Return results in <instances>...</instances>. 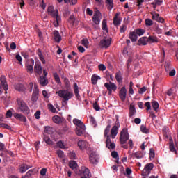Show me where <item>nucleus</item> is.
Returning a JSON list of instances; mask_svg holds the SVG:
<instances>
[{
	"label": "nucleus",
	"mask_w": 178,
	"mask_h": 178,
	"mask_svg": "<svg viewBox=\"0 0 178 178\" xmlns=\"http://www.w3.org/2000/svg\"><path fill=\"white\" fill-rule=\"evenodd\" d=\"M129 138H130V136H129V132H127V129H123L121 131L120 136V144L122 145L126 144Z\"/></svg>",
	"instance_id": "obj_4"
},
{
	"label": "nucleus",
	"mask_w": 178,
	"mask_h": 178,
	"mask_svg": "<svg viewBox=\"0 0 178 178\" xmlns=\"http://www.w3.org/2000/svg\"><path fill=\"white\" fill-rule=\"evenodd\" d=\"M169 148L171 152H174L176 155H177V150H176V148H175V145H173V143H170Z\"/></svg>",
	"instance_id": "obj_47"
},
{
	"label": "nucleus",
	"mask_w": 178,
	"mask_h": 178,
	"mask_svg": "<svg viewBox=\"0 0 178 178\" xmlns=\"http://www.w3.org/2000/svg\"><path fill=\"white\" fill-rule=\"evenodd\" d=\"M14 118L17 119V120H19V122H23V123H26L27 122V118L26 116L23 115V114L15 113L13 114Z\"/></svg>",
	"instance_id": "obj_14"
},
{
	"label": "nucleus",
	"mask_w": 178,
	"mask_h": 178,
	"mask_svg": "<svg viewBox=\"0 0 178 178\" xmlns=\"http://www.w3.org/2000/svg\"><path fill=\"white\" fill-rule=\"evenodd\" d=\"M145 23L146 26H152L154 24V22L149 19H146Z\"/></svg>",
	"instance_id": "obj_56"
},
{
	"label": "nucleus",
	"mask_w": 178,
	"mask_h": 178,
	"mask_svg": "<svg viewBox=\"0 0 178 178\" xmlns=\"http://www.w3.org/2000/svg\"><path fill=\"white\" fill-rule=\"evenodd\" d=\"M70 89H63L56 92V94H58V97L63 98V101L67 102V101H69V99H72V98L74 97V94H73V92L70 91Z\"/></svg>",
	"instance_id": "obj_1"
},
{
	"label": "nucleus",
	"mask_w": 178,
	"mask_h": 178,
	"mask_svg": "<svg viewBox=\"0 0 178 178\" xmlns=\"http://www.w3.org/2000/svg\"><path fill=\"white\" fill-rule=\"evenodd\" d=\"M69 166L73 170L76 169V168H77V163H76V161H71L69 163Z\"/></svg>",
	"instance_id": "obj_44"
},
{
	"label": "nucleus",
	"mask_w": 178,
	"mask_h": 178,
	"mask_svg": "<svg viewBox=\"0 0 178 178\" xmlns=\"http://www.w3.org/2000/svg\"><path fill=\"white\" fill-rule=\"evenodd\" d=\"M64 86L65 90H71L72 86L70 85V81L67 78L64 79Z\"/></svg>",
	"instance_id": "obj_36"
},
{
	"label": "nucleus",
	"mask_w": 178,
	"mask_h": 178,
	"mask_svg": "<svg viewBox=\"0 0 178 178\" xmlns=\"http://www.w3.org/2000/svg\"><path fill=\"white\" fill-rule=\"evenodd\" d=\"M93 108L95 109V111H101V107H99V105H98V102H95V103L93 104Z\"/></svg>",
	"instance_id": "obj_54"
},
{
	"label": "nucleus",
	"mask_w": 178,
	"mask_h": 178,
	"mask_svg": "<svg viewBox=\"0 0 178 178\" xmlns=\"http://www.w3.org/2000/svg\"><path fill=\"white\" fill-rule=\"evenodd\" d=\"M160 17H161L159 16V14L155 13V14H152V20H156V22H158V20Z\"/></svg>",
	"instance_id": "obj_58"
},
{
	"label": "nucleus",
	"mask_w": 178,
	"mask_h": 178,
	"mask_svg": "<svg viewBox=\"0 0 178 178\" xmlns=\"http://www.w3.org/2000/svg\"><path fill=\"white\" fill-rule=\"evenodd\" d=\"M38 81L39 83V84H40V86H42V87H45L46 86H48V79L45 78V76H40L38 79Z\"/></svg>",
	"instance_id": "obj_15"
},
{
	"label": "nucleus",
	"mask_w": 178,
	"mask_h": 178,
	"mask_svg": "<svg viewBox=\"0 0 178 178\" xmlns=\"http://www.w3.org/2000/svg\"><path fill=\"white\" fill-rule=\"evenodd\" d=\"M154 169V164L152 163H147L146 164L143 173H145L146 175H149L151 173V171Z\"/></svg>",
	"instance_id": "obj_17"
},
{
	"label": "nucleus",
	"mask_w": 178,
	"mask_h": 178,
	"mask_svg": "<svg viewBox=\"0 0 178 178\" xmlns=\"http://www.w3.org/2000/svg\"><path fill=\"white\" fill-rule=\"evenodd\" d=\"M82 172H83V175L85 176L86 177H91V172H90V170L86 167L82 168Z\"/></svg>",
	"instance_id": "obj_27"
},
{
	"label": "nucleus",
	"mask_w": 178,
	"mask_h": 178,
	"mask_svg": "<svg viewBox=\"0 0 178 178\" xmlns=\"http://www.w3.org/2000/svg\"><path fill=\"white\" fill-rule=\"evenodd\" d=\"M37 55L38 56H39V59L42 62V63L43 65H45V58H44V55H42V51H41V49H38Z\"/></svg>",
	"instance_id": "obj_25"
},
{
	"label": "nucleus",
	"mask_w": 178,
	"mask_h": 178,
	"mask_svg": "<svg viewBox=\"0 0 178 178\" xmlns=\"http://www.w3.org/2000/svg\"><path fill=\"white\" fill-rule=\"evenodd\" d=\"M39 95H40V89H38V86L34 85V89L32 93L31 101H33V102H37V101L38 100Z\"/></svg>",
	"instance_id": "obj_10"
},
{
	"label": "nucleus",
	"mask_w": 178,
	"mask_h": 178,
	"mask_svg": "<svg viewBox=\"0 0 178 178\" xmlns=\"http://www.w3.org/2000/svg\"><path fill=\"white\" fill-rule=\"evenodd\" d=\"M90 122L93 127H95L97 126V120H95V118L92 116H90Z\"/></svg>",
	"instance_id": "obj_49"
},
{
	"label": "nucleus",
	"mask_w": 178,
	"mask_h": 178,
	"mask_svg": "<svg viewBox=\"0 0 178 178\" xmlns=\"http://www.w3.org/2000/svg\"><path fill=\"white\" fill-rule=\"evenodd\" d=\"M98 80H101V77H99V76L96 75V74H93L92 76V78H91L92 84L95 86V84H97V83H98Z\"/></svg>",
	"instance_id": "obj_30"
},
{
	"label": "nucleus",
	"mask_w": 178,
	"mask_h": 178,
	"mask_svg": "<svg viewBox=\"0 0 178 178\" xmlns=\"http://www.w3.org/2000/svg\"><path fill=\"white\" fill-rule=\"evenodd\" d=\"M152 106L154 111H155V112H158V109L159 108V104L158 103V102L152 101Z\"/></svg>",
	"instance_id": "obj_37"
},
{
	"label": "nucleus",
	"mask_w": 178,
	"mask_h": 178,
	"mask_svg": "<svg viewBox=\"0 0 178 178\" xmlns=\"http://www.w3.org/2000/svg\"><path fill=\"white\" fill-rule=\"evenodd\" d=\"M48 170L47 168H42L41 170H40V175L41 176H45V175H47V171Z\"/></svg>",
	"instance_id": "obj_64"
},
{
	"label": "nucleus",
	"mask_w": 178,
	"mask_h": 178,
	"mask_svg": "<svg viewBox=\"0 0 178 178\" xmlns=\"http://www.w3.org/2000/svg\"><path fill=\"white\" fill-rule=\"evenodd\" d=\"M65 3H70V5H76L77 0H64Z\"/></svg>",
	"instance_id": "obj_53"
},
{
	"label": "nucleus",
	"mask_w": 178,
	"mask_h": 178,
	"mask_svg": "<svg viewBox=\"0 0 178 178\" xmlns=\"http://www.w3.org/2000/svg\"><path fill=\"white\" fill-rule=\"evenodd\" d=\"M165 69L167 72L172 70V63H170V61H166L165 63Z\"/></svg>",
	"instance_id": "obj_41"
},
{
	"label": "nucleus",
	"mask_w": 178,
	"mask_h": 178,
	"mask_svg": "<svg viewBox=\"0 0 178 178\" xmlns=\"http://www.w3.org/2000/svg\"><path fill=\"white\" fill-rule=\"evenodd\" d=\"M48 109L52 112V113H58V111H56V108H54V105L52 104H48Z\"/></svg>",
	"instance_id": "obj_45"
},
{
	"label": "nucleus",
	"mask_w": 178,
	"mask_h": 178,
	"mask_svg": "<svg viewBox=\"0 0 178 178\" xmlns=\"http://www.w3.org/2000/svg\"><path fill=\"white\" fill-rule=\"evenodd\" d=\"M54 77L56 80V83H58V84H59V83H60V78H59V75H58V74L55 73V74H54Z\"/></svg>",
	"instance_id": "obj_61"
},
{
	"label": "nucleus",
	"mask_w": 178,
	"mask_h": 178,
	"mask_svg": "<svg viewBox=\"0 0 178 178\" xmlns=\"http://www.w3.org/2000/svg\"><path fill=\"white\" fill-rule=\"evenodd\" d=\"M135 33H136V35H143L144 33H145V30L142 29H137L135 30Z\"/></svg>",
	"instance_id": "obj_43"
},
{
	"label": "nucleus",
	"mask_w": 178,
	"mask_h": 178,
	"mask_svg": "<svg viewBox=\"0 0 178 178\" xmlns=\"http://www.w3.org/2000/svg\"><path fill=\"white\" fill-rule=\"evenodd\" d=\"M147 44H148V38L144 36L138 40L137 45L141 47V45H147Z\"/></svg>",
	"instance_id": "obj_20"
},
{
	"label": "nucleus",
	"mask_w": 178,
	"mask_h": 178,
	"mask_svg": "<svg viewBox=\"0 0 178 178\" xmlns=\"http://www.w3.org/2000/svg\"><path fill=\"white\" fill-rule=\"evenodd\" d=\"M99 160V156L95 152H92L89 155V161L93 165H97L98 163V161Z\"/></svg>",
	"instance_id": "obj_9"
},
{
	"label": "nucleus",
	"mask_w": 178,
	"mask_h": 178,
	"mask_svg": "<svg viewBox=\"0 0 178 178\" xmlns=\"http://www.w3.org/2000/svg\"><path fill=\"white\" fill-rule=\"evenodd\" d=\"M111 156L115 159H119V154H118V152L116 151H113L111 152Z\"/></svg>",
	"instance_id": "obj_59"
},
{
	"label": "nucleus",
	"mask_w": 178,
	"mask_h": 178,
	"mask_svg": "<svg viewBox=\"0 0 178 178\" xmlns=\"http://www.w3.org/2000/svg\"><path fill=\"white\" fill-rule=\"evenodd\" d=\"M28 169H30V166H29L27 164H22L20 167V172L21 173H24Z\"/></svg>",
	"instance_id": "obj_39"
},
{
	"label": "nucleus",
	"mask_w": 178,
	"mask_h": 178,
	"mask_svg": "<svg viewBox=\"0 0 178 178\" xmlns=\"http://www.w3.org/2000/svg\"><path fill=\"white\" fill-rule=\"evenodd\" d=\"M78 147L80 149H85L87 147H88V143L86 140H79L78 142Z\"/></svg>",
	"instance_id": "obj_22"
},
{
	"label": "nucleus",
	"mask_w": 178,
	"mask_h": 178,
	"mask_svg": "<svg viewBox=\"0 0 178 178\" xmlns=\"http://www.w3.org/2000/svg\"><path fill=\"white\" fill-rule=\"evenodd\" d=\"M0 127H2L3 129H7V130H10V129H12V127L5 123H0Z\"/></svg>",
	"instance_id": "obj_52"
},
{
	"label": "nucleus",
	"mask_w": 178,
	"mask_h": 178,
	"mask_svg": "<svg viewBox=\"0 0 178 178\" xmlns=\"http://www.w3.org/2000/svg\"><path fill=\"white\" fill-rule=\"evenodd\" d=\"M132 155L137 159H140L143 158V154H142L141 152H136L134 154H133Z\"/></svg>",
	"instance_id": "obj_48"
},
{
	"label": "nucleus",
	"mask_w": 178,
	"mask_h": 178,
	"mask_svg": "<svg viewBox=\"0 0 178 178\" xmlns=\"http://www.w3.org/2000/svg\"><path fill=\"white\" fill-rule=\"evenodd\" d=\"M2 88H3L4 91H8V83H6L5 76H1L0 78V95L3 92Z\"/></svg>",
	"instance_id": "obj_7"
},
{
	"label": "nucleus",
	"mask_w": 178,
	"mask_h": 178,
	"mask_svg": "<svg viewBox=\"0 0 178 178\" xmlns=\"http://www.w3.org/2000/svg\"><path fill=\"white\" fill-rule=\"evenodd\" d=\"M104 87L107 89V91L108 92V95H112V91H116V90H118V86H116V84L112 82L105 83Z\"/></svg>",
	"instance_id": "obj_6"
},
{
	"label": "nucleus",
	"mask_w": 178,
	"mask_h": 178,
	"mask_svg": "<svg viewBox=\"0 0 178 178\" xmlns=\"http://www.w3.org/2000/svg\"><path fill=\"white\" fill-rule=\"evenodd\" d=\"M102 30H104V31H106V33H108V25L106 24V20H105V19H104L102 21Z\"/></svg>",
	"instance_id": "obj_46"
},
{
	"label": "nucleus",
	"mask_w": 178,
	"mask_h": 178,
	"mask_svg": "<svg viewBox=\"0 0 178 178\" xmlns=\"http://www.w3.org/2000/svg\"><path fill=\"white\" fill-rule=\"evenodd\" d=\"M57 12H59V11L58 10H55L54 8V6H49L47 8L48 15H49V16H51V17H53V16H55Z\"/></svg>",
	"instance_id": "obj_18"
},
{
	"label": "nucleus",
	"mask_w": 178,
	"mask_h": 178,
	"mask_svg": "<svg viewBox=\"0 0 178 178\" xmlns=\"http://www.w3.org/2000/svg\"><path fill=\"white\" fill-rule=\"evenodd\" d=\"M134 115H136V107L134 106V105L130 104L129 116V118H133Z\"/></svg>",
	"instance_id": "obj_26"
},
{
	"label": "nucleus",
	"mask_w": 178,
	"mask_h": 178,
	"mask_svg": "<svg viewBox=\"0 0 178 178\" xmlns=\"http://www.w3.org/2000/svg\"><path fill=\"white\" fill-rule=\"evenodd\" d=\"M115 79L119 84L123 83V77L122 76V73L120 72L115 73Z\"/></svg>",
	"instance_id": "obj_29"
},
{
	"label": "nucleus",
	"mask_w": 178,
	"mask_h": 178,
	"mask_svg": "<svg viewBox=\"0 0 178 178\" xmlns=\"http://www.w3.org/2000/svg\"><path fill=\"white\" fill-rule=\"evenodd\" d=\"M57 146L58 147H60L61 149H65V144H63V142H62V140H60L58 142H57Z\"/></svg>",
	"instance_id": "obj_55"
},
{
	"label": "nucleus",
	"mask_w": 178,
	"mask_h": 178,
	"mask_svg": "<svg viewBox=\"0 0 178 178\" xmlns=\"http://www.w3.org/2000/svg\"><path fill=\"white\" fill-rule=\"evenodd\" d=\"M129 38L131 40V41H132V42H136V41H137V34L136 33L135 31L133 32H130L129 33Z\"/></svg>",
	"instance_id": "obj_28"
},
{
	"label": "nucleus",
	"mask_w": 178,
	"mask_h": 178,
	"mask_svg": "<svg viewBox=\"0 0 178 178\" xmlns=\"http://www.w3.org/2000/svg\"><path fill=\"white\" fill-rule=\"evenodd\" d=\"M86 130V125H83L82 127H76V133L77 136H83V134L84 133V131Z\"/></svg>",
	"instance_id": "obj_24"
},
{
	"label": "nucleus",
	"mask_w": 178,
	"mask_h": 178,
	"mask_svg": "<svg viewBox=\"0 0 178 178\" xmlns=\"http://www.w3.org/2000/svg\"><path fill=\"white\" fill-rule=\"evenodd\" d=\"M101 19H102V14H101V12L98 10V9H96L95 10L92 20L95 24L98 25L99 23H101Z\"/></svg>",
	"instance_id": "obj_5"
},
{
	"label": "nucleus",
	"mask_w": 178,
	"mask_h": 178,
	"mask_svg": "<svg viewBox=\"0 0 178 178\" xmlns=\"http://www.w3.org/2000/svg\"><path fill=\"white\" fill-rule=\"evenodd\" d=\"M0 151H3L4 152H8L6 147H5V144L0 143Z\"/></svg>",
	"instance_id": "obj_60"
},
{
	"label": "nucleus",
	"mask_w": 178,
	"mask_h": 178,
	"mask_svg": "<svg viewBox=\"0 0 178 178\" xmlns=\"http://www.w3.org/2000/svg\"><path fill=\"white\" fill-rule=\"evenodd\" d=\"M145 91H147V87L143 86L138 91V94H144Z\"/></svg>",
	"instance_id": "obj_63"
},
{
	"label": "nucleus",
	"mask_w": 178,
	"mask_h": 178,
	"mask_svg": "<svg viewBox=\"0 0 178 178\" xmlns=\"http://www.w3.org/2000/svg\"><path fill=\"white\" fill-rule=\"evenodd\" d=\"M81 44L82 45H83V47H86V48H87V47L88 46V44H90V42H88V39L87 38L82 39Z\"/></svg>",
	"instance_id": "obj_50"
},
{
	"label": "nucleus",
	"mask_w": 178,
	"mask_h": 178,
	"mask_svg": "<svg viewBox=\"0 0 178 178\" xmlns=\"http://www.w3.org/2000/svg\"><path fill=\"white\" fill-rule=\"evenodd\" d=\"M73 123H74V124H76V127H81L83 126H85L84 123H83V122H81V120L76 119V118H74L73 120Z\"/></svg>",
	"instance_id": "obj_32"
},
{
	"label": "nucleus",
	"mask_w": 178,
	"mask_h": 178,
	"mask_svg": "<svg viewBox=\"0 0 178 178\" xmlns=\"http://www.w3.org/2000/svg\"><path fill=\"white\" fill-rule=\"evenodd\" d=\"M31 63L30 65H28L26 66V70L28 73H33V66H34V60H31Z\"/></svg>",
	"instance_id": "obj_35"
},
{
	"label": "nucleus",
	"mask_w": 178,
	"mask_h": 178,
	"mask_svg": "<svg viewBox=\"0 0 178 178\" xmlns=\"http://www.w3.org/2000/svg\"><path fill=\"white\" fill-rule=\"evenodd\" d=\"M111 44H112V38H109L108 39H103L100 40L99 47L101 48H109L111 47Z\"/></svg>",
	"instance_id": "obj_8"
},
{
	"label": "nucleus",
	"mask_w": 178,
	"mask_h": 178,
	"mask_svg": "<svg viewBox=\"0 0 178 178\" xmlns=\"http://www.w3.org/2000/svg\"><path fill=\"white\" fill-rule=\"evenodd\" d=\"M43 140L46 143V144H47L48 145H52V144H54V142H52L51 140V138H49V136H47L44 135V138H43Z\"/></svg>",
	"instance_id": "obj_40"
},
{
	"label": "nucleus",
	"mask_w": 178,
	"mask_h": 178,
	"mask_svg": "<svg viewBox=\"0 0 178 178\" xmlns=\"http://www.w3.org/2000/svg\"><path fill=\"white\" fill-rule=\"evenodd\" d=\"M52 17H54V19H56V27H57V26H59V22L61 20L60 16H59V12H57L56 14H55L54 16H53Z\"/></svg>",
	"instance_id": "obj_38"
},
{
	"label": "nucleus",
	"mask_w": 178,
	"mask_h": 178,
	"mask_svg": "<svg viewBox=\"0 0 178 178\" xmlns=\"http://www.w3.org/2000/svg\"><path fill=\"white\" fill-rule=\"evenodd\" d=\"M147 42H149V44H156L158 43V38L156 36L150 35L147 38Z\"/></svg>",
	"instance_id": "obj_23"
},
{
	"label": "nucleus",
	"mask_w": 178,
	"mask_h": 178,
	"mask_svg": "<svg viewBox=\"0 0 178 178\" xmlns=\"http://www.w3.org/2000/svg\"><path fill=\"white\" fill-rule=\"evenodd\" d=\"M68 23L70 24L72 27L74 26V23H76V17L74 15L70 16L68 19Z\"/></svg>",
	"instance_id": "obj_31"
},
{
	"label": "nucleus",
	"mask_w": 178,
	"mask_h": 178,
	"mask_svg": "<svg viewBox=\"0 0 178 178\" xmlns=\"http://www.w3.org/2000/svg\"><path fill=\"white\" fill-rule=\"evenodd\" d=\"M34 72L36 76H41V74H42V66H41V63H35Z\"/></svg>",
	"instance_id": "obj_13"
},
{
	"label": "nucleus",
	"mask_w": 178,
	"mask_h": 178,
	"mask_svg": "<svg viewBox=\"0 0 178 178\" xmlns=\"http://www.w3.org/2000/svg\"><path fill=\"white\" fill-rule=\"evenodd\" d=\"M119 97L122 102H124L126 101V97H127V89H126V86H123L119 91Z\"/></svg>",
	"instance_id": "obj_11"
},
{
	"label": "nucleus",
	"mask_w": 178,
	"mask_h": 178,
	"mask_svg": "<svg viewBox=\"0 0 178 178\" xmlns=\"http://www.w3.org/2000/svg\"><path fill=\"white\" fill-rule=\"evenodd\" d=\"M54 37V41L56 42H58V44H59V42L60 41H62V36H60V34L59 33V31H54L53 33Z\"/></svg>",
	"instance_id": "obj_21"
},
{
	"label": "nucleus",
	"mask_w": 178,
	"mask_h": 178,
	"mask_svg": "<svg viewBox=\"0 0 178 178\" xmlns=\"http://www.w3.org/2000/svg\"><path fill=\"white\" fill-rule=\"evenodd\" d=\"M33 173H34V170H29L26 173L25 177L29 178V177H30L31 175H33Z\"/></svg>",
	"instance_id": "obj_62"
},
{
	"label": "nucleus",
	"mask_w": 178,
	"mask_h": 178,
	"mask_svg": "<svg viewBox=\"0 0 178 178\" xmlns=\"http://www.w3.org/2000/svg\"><path fill=\"white\" fill-rule=\"evenodd\" d=\"M17 103L18 109L20 110L24 115H29V113H30V108H29L27 104H26V102L23 99H17Z\"/></svg>",
	"instance_id": "obj_3"
},
{
	"label": "nucleus",
	"mask_w": 178,
	"mask_h": 178,
	"mask_svg": "<svg viewBox=\"0 0 178 178\" xmlns=\"http://www.w3.org/2000/svg\"><path fill=\"white\" fill-rule=\"evenodd\" d=\"M106 3L108 10H112V9H113V0H106Z\"/></svg>",
	"instance_id": "obj_34"
},
{
	"label": "nucleus",
	"mask_w": 178,
	"mask_h": 178,
	"mask_svg": "<svg viewBox=\"0 0 178 178\" xmlns=\"http://www.w3.org/2000/svg\"><path fill=\"white\" fill-rule=\"evenodd\" d=\"M126 30H127V26L126 24H122L120 26V33H124L126 31Z\"/></svg>",
	"instance_id": "obj_57"
},
{
	"label": "nucleus",
	"mask_w": 178,
	"mask_h": 178,
	"mask_svg": "<svg viewBox=\"0 0 178 178\" xmlns=\"http://www.w3.org/2000/svg\"><path fill=\"white\" fill-rule=\"evenodd\" d=\"M73 88H74V92L75 97L77 98V99H81V96H80V93H79V86L77 85V83H74Z\"/></svg>",
	"instance_id": "obj_19"
},
{
	"label": "nucleus",
	"mask_w": 178,
	"mask_h": 178,
	"mask_svg": "<svg viewBox=\"0 0 178 178\" xmlns=\"http://www.w3.org/2000/svg\"><path fill=\"white\" fill-rule=\"evenodd\" d=\"M52 120L54 123H56V124H59V123H62V118L59 115L53 116Z\"/></svg>",
	"instance_id": "obj_33"
},
{
	"label": "nucleus",
	"mask_w": 178,
	"mask_h": 178,
	"mask_svg": "<svg viewBox=\"0 0 178 178\" xmlns=\"http://www.w3.org/2000/svg\"><path fill=\"white\" fill-rule=\"evenodd\" d=\"M140 131H142V133H144L145 134H149V129L147 128V127L145 125L140 126Z\"/></svg>",
	"instance_id": "obj_42"
},
{
	"label": "nucleus",
	"mask_w": 178,
	"mask_h": 178,
	"mask_svg": "<svg viewBox=\"0 0 178 178\" xmlns=\"http://www.w3.org/2000/svg\"><path fill=\"white\" fill-rule=\"evenodd\" d=\"M119 126V122H118V120L115 122V125H114L111 131V137L114 139L116 138V136H118V133H119V130L118 127Z\"/></svg>",
	"instance_id": "obj_12"
},
{
	"label": "nucleus",
	"mask_w": 178,
	"mask_h": 178,
	"mask_svg": "<svg viewBox=\"0 0 178 178\" xmlns=\"http://www.w3.org/2000/svg\"><path fill=\"white\" fill-rule=\"evenodd\" d=\"M15 90H17V91H23L24 88L23 87L22 84L18 83L15 86Z\"/></svg>",
	"instance_id": "obj_51"
},
{
	"label": "nucleus",
	"mask_w": 178,
	"mask_h": 178,
	"mask_svg": "<svg viewBox=\"0 0 178 178\" xmlns=\"http://www.w3.org/2000/svg\"><path fill=\"white\" fill-rule=\"evenodd\" d=\"M109 131H111V124L107 125L104 130V137H106V147L108 149H115L116 145L111 140V136H109Z\"/></svg>",
	"instance_id": "obj_2"
},
{
	"label": "nucleus",
	"mask_w": 178,
	"mask_h": 178,
	"mask_svg": "<svg viewBox=\"0 0 178 178\" xmlns=\"http://www.w3.org/2000/svg\"><path fill=\"white\" fill-rule=\"evenodd\" d=\"M120 15V13H116L113 17V24L115 27L120 26L122 23V18L119 17Z\"/></svg>",
	"instance_id": "obj_16"
}]
</instances>
